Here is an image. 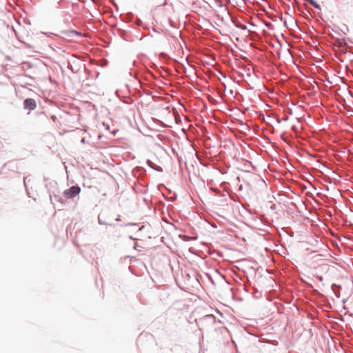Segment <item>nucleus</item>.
I'll list each match as a JSON object with an SVG mask.
<instances>
[{
  "label": "nucleus",
  "instance_id": "6e6552de",
  "mask_svg": "<svg viewBox=\"0 0 353 353\" xmlns=\"http://www.w3.org/2000/svg\"><path fill=\"white\" fill-rule=\"evenodd\" d=\"M147 164L152 168H154V166L155 165L154 163L151 161V160H147Z\"/></svg>",
  "mask_w": 353,
  "mask_h": 353
},
{
  "label": "nucleus",
  "instance_id": "f3484780",
  "mask_svg": "<svg viewBox=\"0 0 353 353\" xmlns=\"http://www.w3.org/2000/svg\"><path fill=\"white\" fill-rule=\"evenodd\" d=\"M51 118H52V120H54V121L56 119V117H55L54 115L52 116V117H51Z\"/></svg>",
  "mask_w": 353,
  "mask_h": 353
},
{
  "label": "nucleus",
  "instance_id": "9d476101",
  "mask_svg": "<svg viewBox=\"0 0 353 353\" xmlns=\"http://www.w3.org/2000/svg\"><path fill=\"white\" fill-rule=\"evenodd\" d=\"M154 170L158 171V172H162L163 169L159 166L154 165L153 168Z\"/></svg>",
  "mask_w": 353,
  "mask_h": 353
},
{
  "label": "nucleus",
  "instance_id": "39448f33",
  "mask_svg": "<svg viewBox=\"0 0 353 353\" xmlns=\"http://www.w3.org/2000/svg\"><path fill=\"white\" fill-rule=\"evenodd\" d=\"M30 182V179H29L28 176H25L23 178V183H24V186L26 188V193H27L28 196L29 197H32V198H33V199L36 200V199L34 198L33 196H32V195L30 194V188H28V183Z\"/></svg>",
  "mask_w": 353,
  "mask_h": 353
},
{
  "label": "nucleus",
  "instance_id": "a211bd4d",
  "mask_svg": "<svg viewBox=\"0 0 353 353\" xmlns=\"http://www.w3.org/2000/svg\"><path fill=\"white\" fill-rule=\"evenodd\" d=\"M132 13H128V17H129V18H130V17H132Z\"/></svg>",
  "mask_w": 353,
  "mask_h": 353
},
{
  "label": "nucleus",
  "instance_id": "f03ea898",
  "mask_svg": "<svg viewBox=\"0 0 353 353\" xmlns=\"http://www.w3.org/2000/svg\"><path fill=\"white\" fill-rule=\"evenodd\" d=\"M81 192V188L76 185L65 190L63 192V196L66 200L67 199H73Z\"/></svg>",
  "mask_w": 353,
  "mask_h": 353
},
{
  "label": "nucleus",
  "instance_id": "6ab92c4d",
  "mask_svg": "<svg viewBox=\"0 0 353 353\" xmlns=\"http://www.w3.org/2000/svg\"><path fill=\"white\" fill-rule=\"evenodd\" d=\"M116 221H121V219H120V218H119V217H118V218H117V219H116Z\"/></svg>",
  "mask_w": 353,
  "mask_h": 353
},
{
  "label": "nucleus",
  "instance_id": "423d86ee",
  "mask_svg": "<svg viewBox=\"0 0 353 353\" xmlns=\"http://www.w3.org/2000/svg\"><path fill=\"white\" fill-rule=\"evenodd\" d=\"M63 34L68 37H73L74 36H80V33L76 30H66L63 32Z\"/></svg>",
  "mask_w": 353,
  "mask_h": 353
},
{
  "label": "nucleus",
  "instance_id": "f8f14e48",
  "mask_svg": "<svg viewBox=\"0 0 353 353\" xmlns=\"http://www.w3.org/2000/svg\"><path fill=\"white\" fill-rule=\"evenodd\" d=\"M316 278H317L320 281H323V276H316Z\"/></svg>",
  "mask_w": 353,
  "mask_h": 353
},
{
  "label": "nucleus",
  "instance_id": "20e7f679",
  "mask_svg": "<svg viewBox=\"0 0 353 353\" xmlns=\"http://www.w3.org/2000/svg\"><path fill=\"white\" fill-rule=\"evenodd\" d=\"M45 187L49 193L57 187H58V183L54 180H46Z\"/></svg>",
  "mask_w": 353,
  "mask_h": 353
},
{
  "label": "nucleus",
  "instance_id": "4468645a",
  "mask_svg": "<svg viewBox=\"0 0 353 353\" xmlns=\"http://www.w3.org/2000/svg\"><path fill=\"white\" fill-rule=\"evenodd\" d=\"M81 142L83 143H85V138H82L81 140Z\"/></svg>",
  "mask_w": 353,
  "mask_h": 353
},
{
  "label": "nucleus",
  "instance_id": "dca6fc26",
  "mask_svg": "<svg viewBox=\"0 0 353 353\" xmlns=\"http://www.w3.org/2000/svg\"><path fill=\"white\" fill-rule=\"evenodd\" d=\"M134 225V223H128L125 224V226H127V225Z\"/></svg>",
  "mask_w": 353,
  "mask_h": 353
},
{
  "label": "nucleus",
  "instance_id": "f257e3e1",
  "mask_svg": "<svg viewBox=\"0 0 353 353\" xmlns=\"http://www.w3.org/2000/svg\"><path fill=\"white\" fill-rule=\"evenodd\" d=\"M48 194L50 201L52 204L54 203V201H57L61 204V207L64 206L65 204V199L61 195V191L59 190V187H57Z\"/></svg>",
  "mask_w": 353,
  "mask_h": 353
},
{
  "label": "nucleus",
  "instance_id": "1a4fd4ad",
  "mask_svg": "<svg viewBox=\"0 0 353 353\" xmlns=\"http://www.w3.org/2000/svg\"><path fill=\"white\" fill-rule=\"evenodd\" d=\"M98 220H99V223L101 225H109L110 226L113 225L112 224H110V223L108 224L105 222H104L103 221H101L99 217L98 218Z\"/></svg>",
  "mask_w": 353,
  "mask_h": 353
},
{
  "label": "nucleus",
  "instance_id": "0eeeda50",
  "mask_svg": "<svg viewBox=\"0 0 353 353\" xmlns=\"http://www.w3.org/2000/svg\"><path fill=\"white\" fill-rule=\"evenodd\" d=\"M337 41L340 46H343L345 44L344 39H338Z\"/></svg>",
  "mask_w": 353,
  "mask_h": 353
},
{
  "label": "nucleus",
  "instance_id": "ddd939ff",
  "mask_svg": "<svg viewBox=\"0 0 353 353\" xmlns=\"http://www.w3.org/2000/svg\"><path fill=\"white\" fill-rule=\"evenodd\" d=\"M141 21L140 19H137V24L138 26H140V25H141Z\"/></svg>",
  "mask_w": 353,
  "mask_h": 353
},
{
  "label": "nucleus",
  "instance_id": "7ed1b4c3",
  "mask_svg": "<svg viewBox=\"0 0 353 353\" xmlns=\"http://www.w3.org/2000/svg\"><path fill=\"white\" fill-rule=\"evenodd\" d=\"M23 107L26 110H34L37 107L36 101L34 99L28 98L23 101Z\"/></svg>",
  "mask_w": 353,
  "mask_h": 353
},
{
  "label": "nucleus",
  "instance_id": "9b49d317",
  "mask_svg": "<svg viewBox=\"0 0 353 353\" xmlns=\"http://www.w3.org/2000/svg\"><path fill=\"white\" fill-rule=\"evenodd\" d=\"M238 28L242 29V30H245L247 28L246 26L245 25H243V24H241L239 26H236Z\"/></svg>",
  "mask_w": 353,
  "mask_h": 353
},
{
  "label": "nucleus",
  "instance_id": "2eb2a0df",
  "mask_svg": "<svg viewBox=\"0 0 353 353\" xmlns=\"http://www.w3.org/2000/svg\"><path fill=\"white\" fill-rule=\"evenodd\" d=\"M205 318H206V319H212V316L211 315H207V316H205Z\"/></svg>",
  "mask_w": 353,
  "mask_h": 353
}]
</instances>
